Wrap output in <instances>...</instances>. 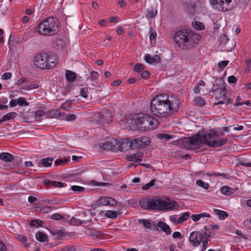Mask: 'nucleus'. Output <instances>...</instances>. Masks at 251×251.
I'll return each mask as SVG.
<instances>
[{
    "mask_svg": "<svg viewBox=\"0 0 251 251\" xmlns=\"http://www.w3.org/2000/svg\"><path fill=\"white\" fill-rule=\"evenodd\" d=\"M180 107L179 100L173 96L160 94L154 97L150 102V111L153 116L167 118L176 113Z\"/></svg>",
    "mask_w": 251,
    "mask_h": 251,
    "instance_id": "nucleus-1",
    "label": "nucleus"
},
{
    "mask_svg": "<svg viewBox=\"0 0 251 251\" xmlns=\"http://www.w3.org/2000/svg\"><path fill=\"white\" fill-rule=\"evenodd\" d=\"M201 36L192 31L178 30L174 34V39L176 44L183 50H191L195 47L200 41Z\"/></svg>",
    "mask_w": 251,
    "mask_h": 251,
    "instance_id": "nucleus-2",
    "label": "nucleus"
},
{
    "mask_svg": "<svg viewBox=\"0 0 251 251\" xmlns=\"http://www.w3.org/2000/svg\"><path fill=\"white\" fill-rule=\"evenodd\" d=\"M157 120L152 116L144 114L138 115L129 120L128 126L131 130L147 131L155 129Z\"/></svg>",
    "mask_w": 251,
    "mask_h": 251,
    "instance_id": "nucleus-3",
    "label": "nucleus"
},
{
    "mask_svg": "<svg viewBox=\"0 0 251 251\" xmlns=\"http://www.w3.org/2000/svg\"><path fill=\"white\" fill-rule=\"evenodd\" d=\"M57 62L56 55L50 52H43L35 56L33 64L40 69H50L54 68Z\"/></svg>",
    "mask_w": 251,
    "mask_h": 251,
    "instance_id": "nucleus-4",
    "label": "nucleus"
},
{
    "mask_svg": "<svg viewBox=\"0 0 251 251\" xmlns=\"http://www.w3.org/2000/svg\"><path fill=\"white\" fill-rule=\"evenodd\" d=\"M36 30L41 35L53 36L58 31V25L53 18L48 17L39 24Z\"/></svg>",
    "mask_w": 251,
    "mask_h": 251,
    "instance_id": "nucleus-5",
    "label": "nucleus"
},
{
    "mask_svg": "<svg viewBox=\"0 0 251 251\" xmlns=\"http://www.w3.org/2000/svg\"><path fill=\"white\" fill-rule=\"evenodd\" d=\"M212 96L217 100H221L216 103V105L226 104L228 105L232 103L230 98L226 96V91L224 82L222 80H219L218 82L213 85L212 90Z\"/></svg>",
    "mask_w": 251,
    "mask_h": 251,
    "instance_id": "nucleus-6",
    "label": "nucleus"
},
{
    "mask_svg": "<svg viewBox=\"0 0 251 251\" xmlns=\"http://www.w3.org/2000/svg\"><path fill=\"white\" fill-rule=\"evenodd\" d=\"M139 204L145 209L161 211L162 198L151 197L143 198L140 200Z\"/></svg>",
    "mask_w": 251,
    "mask_h": 251,
    "instance_id": "nucleus-7",
    "label": "nucleus"
},
{
    "mask_svg": "<svg viewBox=\"0 0 251 251\" xmlns=\"http://www.w3.org/2000/svg\"><path fill=\"white\" fill-rule=\"evenodd\" d=\"M183 147L187 150H195L200 148L201 145V134L197 133L191 137H184L181 139Z\"/></svg>",
    "mask_w": 251,
    "mask_h": 251,
    "instance_id": "nucleus-8",
    "label": "nucleus"
},
{
    "mask_svg": "<svg viewBox=\"0 0 251 251\" xmlns=\"http://www.w3.org/2000/svg\"><path fill=\"white\" fill-rule=\"evenodd\" d=\"M189 241L194 247H198L201 242L202 245L201 251H205L208 245V242L203 235V231L202 232L198 231L191 232L189 236Z\"/></svg>",
    "mask_w": 251,
    "mask_h": 251,
    "instance_id": "nucleus-9",
    "label": "nucleus"
},
{
    "mask_svg": "<svg viewBox=\"0 0 251 251\" xmlns=\"http://www.w3.org/2000/svg\"><path fill=\"white\" fill-rule=\"evenodd\" d=\"M94 119L97 123L101 125L109 124L113 121L111 113L109 111L102 113H97L94 116Z\"/></svg>",
    "mask_w": 251,
    "mask_h": 251,
    "instance_id": "nucleus-10",
    "label": "nucleus"
},
{
    "mask_svg": "<svg viewBox=\"0 0 251 251\" xmlns=\"http://www.w3.org/2000/svg\"><path fill=\"white\" fill-rule=\"evenodd\" d=\"M217 136V133L213 131H210L209 132L201 135V145L203 144L212 147V143L213 142L212 140L214 139Z\"/></svg>",
    "mask_w": 251,
    "mask_h": 251,
    "instance_id": "nucleus-11",
    "label": "nucleus"
},
{
    "mask_svg": "<svg viewBox=\"0 0 251 251\" xmlns=\"http://www.w3.org/2000/svg\"><path fill=\"white\" fill-rule=\"evenodd\" d=\"M161 211H170L177 209L178 207V204L175 201H171L169 199L162 198V204Z\"/></svg>",
    "mask_w": 251,
    "mask_h": 251,
    "instance_id": "nucleus-12",
    "label": "nucleus"
},
{
    "mask_svg": "<svg viewBox=\"0 0 251 251\" xmlns=\"http://www.w3.org/2000/svg\"><path fill=\"white\" fill-rule=\"evenodd\" d=\"M209 2L214 8L220 11H226L229 10V7L225 5L224 0H209Z\"/></svg>",
    "mask_w": 251,
    "mask_h": 251,
    "instance_id": "nucleus-13",
    "label": "nucleus"
},
{
    "mask_svg": "<svg viewBox=\"0 0 251 251\" xmlns=\"http://www.w3.org/2000/svg\"><path fill=\"white\" fill-rule=\"evenodd\" d=\"M100 75L96 71H93L90 73V76L86 78L87 81H91L93 86H98L100 85Z\"/></svg>",
    "mask_w": 251,
    "mask_h": 251,
    "instance_id": "nucleus-14",
    "label": "nucleus"
},
{
    "mask_svg": "<svg viewBox=\"0 0 251 251\" xmlns=\"http://www.w3.org/2000/svg\"><path fill=\"white\" fill-rule=\"evenodd\" d=\"M53 160V158L51 157H47L39 160H37L36 163L38 167H49L51 166Z\"/></svg>",
    "mask_w": 251,
    "mask_h": 251,
    "instance_id": "nucleus-15",
    "label": "nucleus"
},
{
    "mask_svg": "<svg viewBox=\"0 0 251 251\" xmlns=\"http://www.w3.org/2000/svg\"><path fill=\"white\" fill-rule=\"evenodd\" d=\"M43 184L47 187L53 186L54 187L61 188L63 186V183L61 181H50V180H45Z\"/></svg>",
    "mask_w": 251,
    "mask_h": 251,
    "instance_id": "nucleus-16",
    "label": "nucleus"
},
{
    "mask_svg": "<svg viewBox=\"0 0 251 251\" xmlns=\"http://www.w3.org/2000/svg\"><path fill=\"white\" fill-rule=\"evenodd\" d=\"M157 227H160L161 230L166 232L167 235H169L171 233V229L170 227L165 223H164L162 221L158 222L156 225L157 230H158Z\"/></svg>",
    "mask_w": 251,
    "mask_h": 251,
    "instance_id": "nucleus-17",
    "label": "nucleus"
},
{
    "mask_svg": "<svg viewBox=\"0 0 251 251\" xmlns=\"http://www.w3.org/2000/svg\"><path fill=\"white\" fill-rule=\"evenodd\" d=\"M65 76L67 81L69 82H74L76 78L75 74L74 72L69 70L66 71Z\"/></svg>",
    "mask_w": 251,
    "mask_h": 251,
    "instance_id": "nucleus-18",
    "label": "nucleus"
},
{
    "mask_svg": "<svg viewBox=\"0 0 251 251\" xmlns=\"http://www.w3.org/2000/svg\"><path fill=\"white\" fill-rule=\"evenodd\" d=\"M39 87V84L34 81L28 82L25 85L22 86V88L24 90H30L33 89H37Z\"/></svg>",
    "mask_w": 251,
    "mask_h": 251,
    "instance_id": "nucleus-19",
    "label": "nucleus"
},
{
    "mask_svg": "<svg viewBox=\"0 0 251 251\" xmlns=\"http://www.w3.org/2000/svg\"><path fill=\"white\" fill-rule=\"evenodd\" d=\"M112 151H122L123 150V147H121V141L118 142L115 139H112Z\"/></svg>",
    "mask_w": 251,
    "mask_h": 251,
    "instance_id": "nucleus-20",
    "label": "nucleus"
},
{
    "mask_svg": "<svg viewBox=\"0 0 251 251\" xmlns=\"http://www.w3.org/2000/svg\"><path fill=\"white\" fill-rule=\"evenodd\" d=\"M0 159L5 162H11L14 159V157L9 153L2 152L0 154Z\"/></svg>",
    "mask_w": 251,
    "mask_h": 251,
    "instance_id": "nucleus-21",
    "label": "nucleus"
},
{
    "mask_svg": "<svg viewBox=\"0 0 251 251\" xmlns=\"http://www.w3.org/2000/svg\"><path fill=\"white\" fill-rule=\"evenodd\" d=\"M15 237L17 240L22 243L24 245V246L25 248L28 247V245L27 243H26L27 237L25 235L16 234L15 235Z\"/></svg>",
    "mask_w": 251,
    "mask_h": 251,
    "instance_id": "nucleus-22",
    "label": "nucleus"
},
{
    "mask_svg": "<svg viewBox=\"0 0 251 251\" xmlns=\"http://www.w3.org/2000/svg\"><path fill=\"white\" fill-rule=\"evenodd\" d=\"M143 153L141 152H138L136 153H133L129 156L130 161L139 162L142 161Z\"/></svg>",
    "mask_w": 251,
    "mask_h": 251,
    "instance_id": "nucleus-23",
    "label": "nucleus"
},
{
    "mask_svg": "<svg viewBox=\"0 0 251 251\" xmlns=\"http://www.w3.org/2000/svg\"><path fill=\"white\" fill-rule=\"evenodd\" d=\"M220 191L223 194L227 196H230L234 192L233 189L226 186L222 187L220 189Z\"/></svg>",
    "mask_w": 251,
    "mask_h": 251,
    "instance_id": "nucleus-24",
    "label": "nucleus"
},
{
    "mask_svg": "<svg viewBox=\"0 0 251 251\" xmlns=\"http://www.w3.org/2000/svg\"><path fill=\"white\" fill-rule=\"evenodd\" d=\"M214 212L215 214L218 216L219 219L221 220H224L228 215L226 212L217 209H214Z\"/></svg>",
    "mask_w": 251,
    "mask_h": 251,
    "instance_id": "nucleus-25",
    "label": "nucleus"
},
{
    "mask_svg": "<svg viewBox=\"0 0 251 251\" xmlns=\"http://www.w3.org/2000/svg\"><path fill=\"white\" fill-rule=\"evenodd\" d=\"M140 147L142 145H148L151 143V139L149 137L144 136L137 138Z\"/></svg>",
    "mask_w": 251,
    "mask_h": 251,
    "instance_id": "nucleus-26",
    "label": "nucleus"
},
{
    "mask_svg": "<svg viewBox=\"0 0 251 251\" xmlns=\"http://www.w3.org/2000/svg\"><path fill=\"white\" fill-rule=\"evenodd\" d=\"M97 205L99 206L108 205V197H102L100 198L97 201Z\"/></svg>",
    "mask_w": 251,
    "mask_h": 251,
    "instance_id": "nucleus-27",
    "label": "nucleus"
},
{
    "mask_svg": "<svg viewBox=\"0 0 251 251\" xmlns=\"http://www.w3.org/2000/svg\"><path fill=\"white\" fill-rule=\"evenodd\" d=\"M36 237L38 241L41 242H44L47 240V236L41 232H38L36 234Z\"/></svg>",
    "mask_w": 251,
    "mask_h": 251,
    "instance_id": "nucleus-28",
    "label": "nucleus"
},
{
    "mask_svg": "<svg viewBox=\"0 0 251 251\" xmlns=\"http://www.w3.org/2000/svg\"><path fill=\"white\" fill-rule=\"evenodd\" d=\"M112 140L110 141H106L102 143L100 148L104 150L112 151Z\"/></svg>",
    "mask_w": 251,
    "mask_h": 251,
    "instance_id": "nucleus-29",
    "label": "nucleus"
},
{
    "mask_svg": "<svg viewBox=\"0 0 251 251\" xmlns=\"http://www.w3.org/2000/svg\"><path fill=\"white\" fill-rule=\"evenodd\" d=\"M227 139H223L219 141L213 140L212 148H216L224 145L227 142Z\"/></svg>",
    "mask_w": 251,
    "mask_h": 251,
    "instance_id": "nucleus-30",
    "label": "nucleus"
},
{
    "mask_svg": "<svg viewBox=\"0 0 251 251\" xmlns=\"http://www.w3.org/2000/svg\"><path fill=\"white\" fill-rule=\"evenodd\" d=\"M17 116V113L16 112H10L4 115L2 117L3 122L9 120H12Z\"/></svg>",
    "mask_w": 251,
    "mask_h": 251,
    "instance_id": "nucleus-31",
    "label": "nucleus"
},
{
    "mask_svg": "<svg viewBox=\"0 0 251 251\" xmlns=\"http://www.w3.org/2000/svg\"><path fill=\"white\" fill-rule=\"evenodd\" d=\"M190 212H187L182 214V215L178 219L177 223L178 224H181L186 220H187L190 217Z\"/></svg>",
    "mask_w": 251,
    "mask_h": 251,
    "instance_id": "nucleus-32",
    "label": "nucleus"
},
{
    "mask_svg": "<svg viewBox=\"0 0 251 251\" xmlns=\"http://www.w3.org/2000/svg\"><path fill=\"white\" fill-rule=\"evenodd\" d=\"M129 148L131 150L135 149L140 147L139 142L138 141L137 138L132 140L131 141L129 140Z\"/></svg>",
    "mask_w": 251,
    "mask_h": 251,
    "instance_id": "nucleus-33",
    "label": "nucleus"
},
{
    "mask_svg": "<svg viewBox=\"0 0 251 251\" xmlns=\"http://www.w3.org/2000/svg\"><path fill=\"white\" fill-rule=\"evenodd\" d=\"M182 4L188 10H189L191 8H193L194 6L193 2H192V0H182Z\"/></svg>",
    "mask_w": 251,
    "mask_h": 251,
    "instance_id": "nucleus-34",
    "label": "nucleus"
},
{
    "mask_svg": "<svg viewBox=\"0 0 251 251\" xmlns=\"http://www.w3.org/2000/svg\"><path fill=\"white\" fill-rule=\"evenodd\" d=\"M8 44L9 47H15L18 44V40L16 39L14 36L11 35L9 38Z\"/></svg>",
    "mask_w": 251,
    "mask_h": 251,
    "instance_id": "nucleus-35",
    "label": "nucleus"
},
{
    "mask_svg": "<svg viewBox=\"0 0 251 251\" xmlns=\"http://www.w3.org/2000/svg\"><path fill=\"white\" fill-rule=\"evenodd\" d=\"M139 223H141L143 226L147 229H151V223L150 221L147 219H140L138 220Z\"/></svg>",
    "mask_w": 251,
    "mask_h": 251,
    "instance_id": "nucleus-36",
    "label": "nucleus"
},
{
    "mask_svg": "<svg viewBox=\"0 0 251 251\" xmlns=\"http://www.w3.org/2000/svg\"><path fill=\"white\" fill-rule=\"evenodd\" d=\"M203 229L204 230V231L203 232V235L204 238H205L208 241V238L214 235L215 233L212 231H209V230L207 229L206 226H204Z\"/></svg>",
    "mask_w": 251,
    "mask_h": 251,
    "instance_id": "nucleus-37",
    "label": "nucleus"
},
{
    "mask_svg": "<svg viewBox=\"0 0 251 251\" xmlns=\"http://www.w3.org/2000/svg\"><path fill=\"white\" fill-rule=\"evenodd\" d=\"M158 139L168 141L172 138V136L166 133H160L157 135Z\"/></svg>",
    "mask_w": 251,
    "mask_h": 251,
    "instance_id": "nucleus-38",
    "label": "nucleus"
},
{
    "mask_svg": "<svg viewBox=\"0 0 251 251\" xmlns=\"http://www.w3.org/2000/svg\"><path fill=\"white\" fill-rule=\"evenodd\" d=\"M117 215V212L115 211L108 210L105 213V216L110 219H115Z\"/></svg>",
    "mask_w": 251,
    "mask_h": 251,
    "instance_id": "nucleus-39",
    "label": "nucleus"
},
{
    "mask_svg": "<svg viewBox=\"0 0 251 251\" xmlns=\"http://www.w3.org/2000/svg\"><path fill=\"white\" fill-rule=\"evenodd\" d=\"M194 102L196 104L200 107L204 106L205 104V100L200 96L196 98L194 100Z\"/></svg>",
    "mask_w": 251,
    "mask_h": 251,
    "instance_id": "nucleus-40",
    "label": "nucleus"
},
{
    "mask_svg": "<svg viewBox=\"0 0 251 251\" xmlns=\"http://www.w3.org/2000/svg\"><path fill=\"white\" fill-rule=\"evenodd\" d=\"M193 27L198 30H202L204 28V25L203 23L198 21L193 22Z\"/></svg>",
    "mask_w": 251,
    "mask_h": 251,
    "instance_id": "nucleus-41",
    "label": "nucleus"
},
{
    "mask_svg": "<svg viewBox=\"0 0 251 251\" xmlns=\"http://www.w3.org/2000/svg\"><path fill=\"white\" fill-rule=\"evenodd\" d=\"M68 161L67 159H56L54 162V166L57 167L58 166H63L66 164Z\"/></svg>",
    "mask_w": 251,
    "mask_h": 251,
    "instance_id": "nucleus-42",
    "label": "nucleus"
},
{
    "mask_svg": "<svg viewBox=\"0 0 251 251\" xmlns=\"http://www.w3.org/2000/svg\"><path fill=\"white\" fill-rule=\"evenodd\" d=\"M121 147H123V150L122 151H126L129 147V142L128 139H125L124 140L121 141Z\"/></svg>",
    "mask_w": 251,
    "mask_h": 251,
    "instance_id": "nucleus-43",
    "label": "nucleus"
},
{
    "mask_svg": "<svg viewBox=\"0 0 251 251\" xmlns=\"http://www.w3.org/2000/svg\"><path fill=\"white\" fill-rule=\"evenodd\" d=\"M70 223L72 225L79 226L82 225L83 223V221L75 217H73L70 220Z\"/></svg>",
    "mask_w": 251,
    "mask_h": 251,
    "instance_id": "nucleus-44",
    "label": "nucleus"
},
{
    "mask_svg": "<svg viewBox=\"0 0 251 251\" xmlns=\"http://www.w3.org/2000/svg\"><path fill=\"white\" fill-rule=\"evenodd\" d=\"M228 40L229 39L226 34H222L220 37L219 42L221 44L226 45L227 43Z\"/></svg>",
    "mask_w": 251,
    "mask_h": 251,
    "instance_id": "nucleus-45",
    "label": "nucleus"
},
{
    "mask_svg": "<svg viewBox=\"0 0 251 251\" xmlns=\"http://www.w3.org/2000/svg\"><path fill=\"white\" fill-rule=\"evenodd\" d=\"M155 181H156L155 179H152L150 182L143 185L142 187V189L143 190H147L150 189L151 187L153 186L154 185V183Z\"/></svg>",
    "mask_w": 251,
    "mask_h": 251,
    "instance_id": "nucleus-46",
    "label": "nucleus"
},
{
    "mask_svg": "<svg viewBox=\"0 0 251 251\" xmlns=\"http://www.w3.org/2000/svg\"><path fill=\"white\" fill-rule=\"evenodd\" d=\"M196 184L205 190H207L209 188V185L208 183H205L201 180H198L196 181Z\"/></svg>",
    "mask_w": 251,
    "mask_h": 251,
    "instance_id": "nucleus-47",
    "label": "nucleus"
},
{
    "mask_svg": "<svg viewBox=\"0 0 251 251\" xmlns=\"http://www.w3.org/2000/svg\"><path fill=\"white\" fill-rule=\"evenodd\" d=\"M144 65L141 63H137L134 67V70L138 73L142 72L144 70Z\"/></svg>",
    "mask_w": 251,
    "mask_h": 251,
    "instance_id": "nucleus-48",
    "label": "nucleus"
},
{
    "mask_svg": "<svg viewBox=\"0 0 251 251\" xmlns=\"http://www.w3.org/2000/svg\"><path fill=\"white\" fill-rule=\"evenodd\" d=\"M88 90L87 87L81 88L80 90V95L86 99L88 97Z\"/></svg>",
    "mask_w": 251,
    "mask_h": 251,
    "instance_id": "nucleus-49",
    "label": "nucleus"
},
{
    "mask_svg": "<svg viewBox=\"0 0 251 251\" xmlns=\"http://www.w3.org/2000/svg\"><path fill=\"white\" fill-rule=\"evenodd\" d=\"M17 104L23 106V105H28L29 103L27 102L24 98H20L17 100Z\"/></svg>",
    "mask_w": 251,
    "mask_h": 251,
    "instance_id": "nucleus-50",
    "label": "nucleus"
},
{
    "mask_svg": "<svg viewBox=\"0 0 251 251\" xmlns=\"http://www.w3.org/2000/svg\"><path fill=\"white\" fill-rule=\"evenodd\" d=\"M207 176H222L223 177L225 178H228V175L227 174H225L224 173H212L211 174H207Z\"/></svg>",
    "mask_w": 251,
    "mask_h": 251,
    "instance_id": "nucleus-51",
    "label": "nucleus"
},
{
    "mask_svg": "<svg viewBox=\"0 0 251 251\" xmlns=\"http://www.w3.org/2000/svg\"><path fill=\"white\" fill-rule=\"evenodd\" d=\"M71 189L75 192H82L84 190V188L81 186L73 185L71 187Z\"/></svg>",
    "mask_w": 251,
    "mask_h": 251,
    "instance_id": "nucleus-52",
    "label": "nucleus"
},
{
    "mask_svg": "<svg viewBox=\"0 0 251 251\" xmlns=\"http://www.w3.org/2000/svg\"><path fill=\"white\" fill-rule=\"evenodd\" d=\"M29 78L23 77L19 79L17 82V85L20 86L24 83L27 82L28 81Z\"/></svg>",
    "mask_w": 251,
    "mask_h": 251,
    "instance_id": "nucleus-53",
    "label": "nucleus"
},
{
    "mask_svg": "<svg viewBox=\"0 0 251 251\" xmlns=\"http://www.w3.org/2000/svg\"><path fill=\"white\" fill-rule=\"evenodd\" d=\"M44 115V112L42 110H37L35 112V119L38 120Z\"/></svg>",
    "mask_w": 251,
    "mask_h": 251,
    "instance_id": "nucleus-54",
    "label": "nucleus"
},
{
    "mask_svg": "<svg viewBox=\"0 0 251 251\" xmlns=\"http://www.w3.org/2000/svg\"><path fill=\"white\" fill-rule=\"evenodd\" d=\"M50 218L52 220H59L63 218V216L59 213H55L52 215Z\"/></svg>",
    "mask_w": 251,
    "mask_h": 251,
    "instance_id": "nucleus-55",
    "label": "nucleus"
},
{
    "mask_svg": "<svg viewBox=\"0 0 251 251\" xmlns=\"http://www.w3.org/2000/svg\"><path fill=\"white\" fill-rule=\"evenodd\" d=\"M76 119V116L73 114L66 115L65 120L67 121H73Z\"/></svg>",
    "mask_w": 251,
    "mask_h": 251,
    "instance_id": "nucleus-56",
    "label": "nucleus"
},
{
    "mask_svg": "<svg viewBox=\"0 0 251 251\" xmlns=\"http://www.w3.org/2000/svg\"><path fill=\"white\" fill-rule=\"evenodd\" d=\"M41 221L37 220H33L31 221L30 223V226H36V227H38V226H41Z\"/></svg>",
    "mask_w": 251,
    "mask_h": 251,
    "instance_id": "nucleus-57",
    "label": "nucleus"
},
{
    "mask_svg": "<svg viewBox=\"0 0 251 251\" xmlns=\"http://www.w3.org/2000/svg\"><path fill=\"white\" fill-rule=\"evenodd\" d=\"M108 205L111 206H115L117 204V201L115 199L111 198V197H108Z\"/></svg>",
    "mask_w": 251,
    "mask_h": 251,
    "instance_id": "nucleus-58",
    "label": "nucleus"
},
{
    "mask_svg": "<svg viewBox=\"0 0 251 251\" xmlns=\"http://www.w3.org/2000/svg\"><path fill=\"white\" fill-rule=\"evenodd\" d=\"M228 63V61H222L218 63V67L221 69L225 68Z\"/></svg>",
    "mask_w": 251,
    "mask_h": 251,
    "instance_id": "nucleus-59",
    "label": "nucleus"
},
{
    "mask_svg": "<svg viewBox=\"0 0 251 251\" xmlns=\"http://www.w3.org/2000/svg\"><path fill=\"white\" fill-rule=\"evenodd\" d=\"M51 206L42 207L40 208V211L42 213H48L52 209Z\"/></svg>",
    "mask_w": 251,
    "mask_h": 251,
    "instance_id": "nucleus-60",
    "label": "nucleus"
},
{
    "mask_svg": "<svg viewBox=\"0 0 251 251\" xmlns=\"http://www.w3.org/2000/svg\"><path fill=\"white\" fill-rule=\"evenodd\" d=\"M44 203L45 204H53L56 203V200L52 199V200H49V199H45L43 200Z\"/></svg>",
    "mask_w": 251,
    "mask_h": 251,
    "instance_id": "nucleus-61",
    "label": "nucleus"
},
{
    "mask_svg": "<svg viewBox=\"0 0 251 251\" xmlns=\"http://www.w3.org/2000/svg\"><path fill=\"white\" fill-rule=\"evenodd\" d=\"M157 11H154L153 10H151L148 12L147 16L150 18H152L156 16Z\"/></svg>",
    "mask_w": 251,
    "mask_h": 251,
    "instance_id": "nucleus-62",
    "label": "nucleus"
},
{
    "mask_svg": "<svg viewBox=\"0 0 251 251\" xmlns=\"http://www.w3.org/2000/svg\"><path fill=\"white\" fill-rule=\"evenodd\" d=\"M12 76V74L10 73H6L3 74L1 76V78L3 80H7L10 79Z\"/></svg>",
    "mask_w": 251,
    "mask_h": 251,
    "instance_id": "nucleus-63",
    "label": "nucleus"
},
{
    "mask_svg": "<svg viewBox=\"0 0 251 251\" xmlns=\"http://www.w3.org/2000/svg\"><path fill=\"white\" fill-rule=\"evenodd\" d=\"M227 80L230 83H235L237 81V78L234 75H230L228 77Z\"/></svg>",
    "mask_w": 251,
    "mask_h": 251,
    "instance_id": "nucleus-64",
    "label": "nucleus"
}]
</instances>
